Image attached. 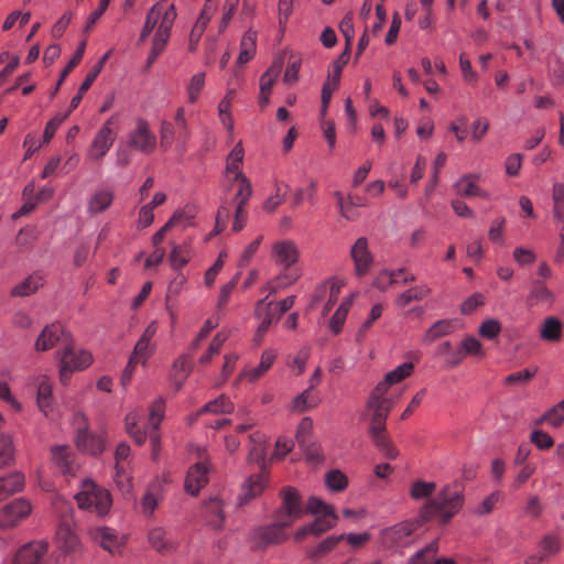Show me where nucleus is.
<instances>
[{
	"label": "nucleus",
	"mask_w": 564,
	"mask_h": 564,
	"mask_svg": "<svg viewBox=\"0 0 564 564\" xmlns=\"http://www.w3.org/2000/svg\"><path fill=\"white\" fill-rule=\"evenodd\" d=\"M463 505L464 494L459 485H446L435 498L430 499L421 507L415 521H404L383 529L380 533L381 544L387 549L405 546L417 528L432 519H437L442 524L448 523L459 512Z\"/></svg>",
	"instance_id": "nucleus-1"
},
{
	"label": "nucleus",
	"mask_w": 564,
	"mask_h": 564,
	"mask_svg": "<svg viewBox=\"0 0 564 564\" xmlns=\"http://www.w3.org/2000/svg\"><path fill=\"white\" fill-rule=\"evenodd\" d=\"M382 387H375L367 401V411L370 414L369 434L377 448L388 459H395L399 451L389 440L386 432V421L392 409V401L386 397Z\"/></svg>",
	"instance_id": "nucleus-2"
},
{
	"label": "nucleus",
	"mask_w": 564,
	"mask_h": 564,
	"mask_svg": "<svg viewBox=\"0 0 564 564\" xmlns=\"http://www.w3.org/2000/svg\"><path fill=\"white\" fill-rule=\"evenodd\" d=\"M158 147V138L151 130L149 121L143 118H137L133 128L127 134L124 144H120L117 149V165L126 167L131 162V151L149 155L155 151Z\"/></svg>",
	"instance_id": "nucleus-3"
},
{
	"label": "nucleus",
	"mask_w": 564,
	"mask_h": 564,
	"mask_svg": "<svg viewBox=\"0 0 564 564\" xmlns=\"http://www.w3.org/2000/svg\"><path fill=\"white\" fill-rule=\"evenodd\" d=\"M165 412V400L163 398H159L155 400L151 408L147 424V430L141 431L137 429V414L130 413L126 416V427L127 432L130 436L134 438L138 444H143L145 440L149 437L152 448H153V458L156 459L158 452L160 448V434L159 426L164 417Z\"/></svg>",
	"instance_id": "nucleus-4"
},
{
	"label": "nucleus",
	"mask_w": 564,
	"mask_h": 564,
	"mask_svg": "<svg viewBox=\"0 0 564 564\" xmlns=\"http://www.w3.org/2000/svg\"><path fill=\"white\" fill-rule=\"evenodd\" d=\"M75 498L80 509L98 516L107 514L112 505L110 492L90 479L82 482V489Z\"/></svg>",
	"instance_id": "nucleus-5"
},
{
	"label": "nucleus",
	"mask_w": 564,
	"mask_h": 564,
	"mask_svg": "<svg viewBox=\"0 0 564 564\" xmlns=\"http://www.w3.org/2000/svg\"><path fill=\"white\" fill-rule=\"evenodd\" d=\"M59 361V380L66 384L75 371L86 369L93 362L89 351L77 348L73 340H65V346L56 352Z\"/></svg>",
	"instance_id": "nucleus-6"
},
{
	"label": "nucleus",
	"mask_w": 564,
	"mask_h": 564,
	"mask_svg": "<svg viewBox=\"0 0 564 564\" xmlns=\"http://www.w3.org/2000/svg\"><path fill=\"white\" fill-rule=\"evenodd\" d=\"M281 506L274 512V519L282 521V524L292 525L305 514L302 497L297 489L285 486L280 491Z\"/></svg>",
	"instance_id": "nucleus-7"
},
{
	"label": "nucleus",
	"mask_w": 564,
	"mask_h": 564,
	"mask_svg": "<svg viewBox=\"0 0 564 564\" xmlns=\"http://www.w3.org/2000/svg\"><path fill=\"white\" fill-rule=\"evenodd\" d=\"M116 123V117L111 116L98 130L88 151L91 160L100 161L111 149L117 137V131L113 128Z\"/></svg>",
	"instance_id": "nucleus-8"
},
{
	"label": "nucleus",
	"mask_w": 564,
	"mask_h": 564,
	"mask_svg": "<svg viewBox=\"0 0 564 564\" xmlns=\"http://www.w3.org/2000/svg\"><path fill=\"white\" fill-rule=\"evenodd\" d=\"M175 19L176 10L174 4L166 6V11L164 12L163 19L159 23L155 36L153 39L152 48L148 56V66H151L165 48Z\"/></svg>",
	"instance_id": "nucleus-9"
},
{
	"label": "nucleus",
	"mask_w": 564,
	"mask_h": 564,
	"mask_svg": "<svg viewBox=\"0 0 564 564\" xmlns=\"http://www.w3.org/2000/svg\"><path fill=\"white\" fill-rule=\"evenodd\" d=\"M89 535L96 544L112 555L120 554L127 542L124 534H119L109 527H95L90 529Z\"/></svg>",
	"instance_id": "nucleus-10"
},
{
	"label": "nucleus",
	"mask_w": 564,
	"mask_h": 564,
	"mask_svg": "<svg viewBox=\"0 0 564 564\" xmlns=\"http://www.w3.org/2000/svg\"><path fill=\"white\" fill-rule=\"evenodd\" d=\"M562 540L556 533L544 534L538 543V552L527 556L524 564H542L561 552Z\"/></svg>",
	"instance_id": "nucleus-11"
},
{
	"label": "nucleus",
	"mask_w": 564,
	"mask_h": 564,
	"mask_svg": "<svg viewBox=\"0 0 564 564\" xmlns=\"http://www.w3.org/2000/svg\"><path fill=\"white\" fill-rule=\"evenodd\" d=\"M290 525L282 524V521L274 519V523L259 527L253 532V541L259 547H267L273 544H280L286 541L285 529Z\"/></svg>",
	"instance_id": "nucleus-12"
},
{
	"label": "nucleus",
	"mask_w": 564,
	"mask_h": 564,
	"mask_svg": "<svg viewBox=\"0 0 564 564\" xmlns=\"http://www.w3.org/2000/svg\"><path fill=\"white\" fill-rule=\"evenodd\" d=\"M31 505L25 499H17L0 509V528L17 525L31 513Z\"/></svg>",
	"instance_id": "nucleus-13"
},
{
	"label": "nucleus",
	"mask_w": 564,
	"mask_h": 564,
	"mask_svg": "<svg viewBox=\"0 0 564 564\" xmlns=\"http://www.w3.org/2000/svg\"><path fill=\"white\" fill-rule=\"evenodd\" d=\"M56 545L64 556L75 557L82 549L80 542L68 520L59 523L56 530Z\"/></svg>",
	"instance_id": "nucleus-14"
},
{
	"label": "nucleus",
	"mask_w": 564,
	"mask_h": 564,
	"mask_svg": "<svg viewBox=\"0 0 564 564\" xmlns=\"http://www.w3.org/2000/svg\"><path fill=\"white\" fill-rule=\"evenodd\" d=\"M338 520V516H318L314 521L299 528L294 533L296 542L303 541L307 535L321 536L333 529Z\"/></svg>",
	"instance_id": "nucleus-15"
},
{
	"label": "nucleus",
	"mask_w": 564,
	"mask_h": 564,
	"mask_svg": "<svg viewBox=\"0 0 564 564\" xmlns=\"http://www.w3.org/2000/svg\"><path fill=\"white\" fill-rule=\"evenodd\" d=\"M209 466L207 460L202 459L194 464L187 471L185 477V490L191 496H196L203 487L208 482Z\"/></svg>",
	"instance_id": "nucleus-16"
},
{
	"label": "nucleus",
	"mask_w": 564,
	"mask_h": 564,
	"mask_svg": "<svg viewBox=\"0 0 564 564\" xmlns=\"http://www.w3.org/2000/svg\"><path fill=\"white\" fill-rule=\"evenodd\" d=\"M65 340H70V338L65 334L64 327L59 323H52L42 329L34 348L36 351H47L59 341L65 344Z\"/></svg>",
	"instance_id": "nucleus-17"
},
{
	"label": "nucleus",
	"mask_w": 564,
	"mask_h": 564,
	"mask_svg": "<svg viewBox=\"0 0 564 564\" xmlns=\"http://www.w3.org/2000/svg\"><path fill=\"white\" fill-rule=\"evenodd\" d=\"M148 543L152 550L161 555L172 554L178 546L177 542L161 525L153 527L148 531Z\"/></svg>",
	"instance_id": "nucleus-18"
},
{
	"label": "nucleus",
	"mask_w": 564,
	"mask_h": 564,
	"mask_svg": "<svg viewBox=\"0 0 564 564\" xmlns=\"http://www.w3.org/2000/svg\"><path fill=\"white\" fill-rule=\"evenodd\" d=\"M350 256L355 264V272L358 276L366 275L372 264L373 257L368 247V240L360 237L356 240L350 250Z\"/></svg>",
	"instance_id": "nucleus-19"
},
{
	"label": "nucleus",
	"mask_w": 564,
	"mask_h": 564,
	"mask_svg": "<svg viewBox=\"0 0 564 564\" xmlns=\"http://www.w3.org/2000/svg\"><path fill=\"white\" fill-rule=\"evenodd\" d=\"M48 544L44 541H34L23 545L15 554L13 564H45L44 556Z\"/></svg>",
	"instance_id": "nucleus-20"
},
{
	"label": "nucleus",
	"mask_w": 564,
	"mask_h": 564,
	"mask_svg": "<svg viewBox=\"0 0 564 564\" xmlns=\"http://www.w3.org/2000/svg\"><path fill=\"white\" fill-rule=\"evenodd\" d=\"M299 249L292 240H280L272 246V259L285 269L291 268L299 260Z\"/></svg>",
	"instance_id": "nucleus-21"
},
{
	"label": "nucleus",
	"mask_w": 564,
	"mask_h": 564,
	"mask_svg": "<svg viewBox=\"0 0 564 564\" xmlns=\"http://www.w3.org/2000/svg\"><path fill=\"white\" fill-rule=\"evenodd\" d=\"M163 500V486L160 481H153L150 484L141 499V512L142 514L151 519L154 517V512L158 509L160 502Z\"/></svg>",
	"instance_id": "nucleus-22"
},
{
	"label": "nucleus",
	"mask_w": 564,
	"mask_h": 564,
	"mask_svg": "<svg viewBox=\"0 0 564 564\" xmlns=\"http://www.w3.org/2000/svg\"><path fill=\"white\" fill-rule=\"evenodd\" d=\"M77 448L89 455H99L106 448V442L101 435L80 430L76 436Z\"/></svg>",
	"instance_id": "nucleus-23"
},
{
	"label": "nucleus",
	"mask_w": 564,
	"mask_h": 564,
	"mask_svg": "<svg viewBox=\"0 0 564 564\" xmlns=\"http://www.w3.org/2000/svg\"><path fill=\"white\" fill-rule=\"evenodd\" d=\"M479 178V175L477 174H466L460 180H458L455 185L454 189L457 195L463 197H481V198H489V193L481 189L477 185V181Z\"/></svg>",
	"instance_id": "nucleus-24"
},
{
	"label": "nucleus",
	"mask_w": 564,
	"mask_h": 564,
	"mask_svg": "<svg viewBox=\"0 0 564 564\" xmlns=\"http://www.w3.org/2000/svg\"><path fill=\"white\" fill-rule=\"evenodd\" d=\"M52 457L56 466L65 476L74 477L78 470V464L67 446H56L52 451Z\"/></svg>",
	"instance_id": "nucleus-25"
},
{
	"label": "nucleus",
	"mask_w": 564,
	"mask_h": 564,
	"mask_svg": "<svg viewBox=\"0 0 564 564\" xmlns=\"http://www.w3.org/2000/svg\"><path fill=\"white\" fill-rule=\"evenodd\" d=\"M223 501L218 498H210L204 503L203 516L206 523L214 530L223 529L225 513Z\"/></svg>",
	"instance_id": "nucleus-26"
},
{
	"label": "nucleus",
	"mask_w": 564,
	"mask_h": 564,
	"mask_svg": "<svg viewBox=\"0 0 564 564\" xmlns=\"http://www.w3.org/2000/svg\"><path fill=\"white\" fill-rule=\"evenodd\" d=\"M268 475L267 469H261L259 474L249 477L240 496L241 505L248 503L250 500L262 494L268 481Z\"/></svg>",
	"instance_id": "nucleus-27"
},
{
	"label": "nucleus",
	"mask_w": 564,
	"mask_h": 564,
	"mask_svg": "<svg viewBox=\"0 0 564 564\" xmlns=\"http://www.w3.org/2000/svg\"><path fill=\"white\" fill-rule=\"evenodd\" d=\"M158 332V323L155 321L151 322L148 327L144 329L143 334L137 341L133 352L131 356L137 357L142 360L143 364L150 358L152 354V347L150 345L151 339Z\"/></svg>",
	"instance_id": "nucleus-28"
},
{
	"label": "nucleus",
	"mask_w": 564,
	"mask_h": 564,
	"mask_svg": "<svg viewBox=\"0 0 564 564\" xmlns=\"http://www.w3.org/2000/svg\"><path fill=\"white\" fill-rule=\"evenodd\" d=\"M553 297V293L541 280H534L527 297V304L529 306L551 305Z\"/></svg>",
	"instance_id": "nucleus-29"
},
{
	"label": "nucleus",
	"mask_w": 564,
	"mask_h": 564,
	"mask_svg": "<svg viewBox=\"0 0 564 564\" xmlns=\"http://www.w3.org/2000/svg\"><path fill=\"white\" fill-rule=\"evenodd\" d=\"M113 198L115 194L111 189H98L90 196L87 212L91 215L100 214L111 206Z\"/></svg>",
	"instance_id": "nucleus-30"
},
{
	"label": "nucleus",
	"mask_w": 564,
	"mask_h": 564,
	"mask_svg": "<svg viewBox=\"0 0 564 564\" xmlns=\"http://www.w3.org/2000/svg\"><path fill=\"white\" fill-rule=\"evenodd\" d=\"M344 538L345 535H330L324 539L315 546L306 550V557L313 562H317L319 558L332 552L338 543L344 541Z\"/></svg>",
	"instance_id": "nucleus-31"
},
{
	"label": "nucleus",
	"mask_w": 564,
	"mask_h": 564,
	"mask_svg": "<svg viewBox=\"0 0 564 564\" xmlns=\"http://www.w3.org/2000/svg\"><path fill=\"white\" fill-rule=\"evenodd\" d=\"M43 275L40 272H34L11 290V296H29L35 293L43 285Z\"/></svg>",
	"instance_id": "nucleus-32"
},
{
	"label": "nucleus",
	"mask_w": 564,
	"mask_h": 564,
	"mask_svg": "<svg viewBox=\"0 0 564 564\" xmlns=\"http://www.w3.org/2000/svg\"><path fill=\"white\" fill-rule=\"evenodd\" d=\"M414 365L411 361L403 362L395 369L389 371L384 379L379 382L376 387H382L383 391L388 392L390 386L395 384L410 377L413 372Z\"/></svg>",
	"instance_id": "nucleus-33"
},
{
	"label": "nucleus",
	"mask_w": 564,
	"mask_h": 564,
	"mask_svg": "<svg viewBox=\"0 0 564 564\" xmlns=\"http://www.w3.org/2000/svg\"><path fill=\"white\" fill-rule=\"evenodd\" d=\"M257 50V33L252 30H248L241 37L240 52L237 58V65L243 66L247 64L256 54Z\"/></svg>",
	"instance_id": "nucleus-34"
},
{
	"label": "nucleus",
	"mask_w": 564,
	"mask_h": 564,
	"mask_svg": "<svg viewBox=\"0 0 564 564\" xmlns=\"http://www.w3.org/2000/svg\"><path fill=\"white\" fill-rule=\"evenodd\" d=\"M174 127L176 131V144L180 150H185L186 142L191 138L189 124L185 118V110L180 107L174 116Z\"/></svg>",
	"instance_id": "nucleus-35"
},
{
	"label": "nucleus",
	"mask_w": 564,
	"mask_h": 564,
	"mask_svg": "<svg viewBox=\"0 0 564 564\" xmlns=\"http://www.w3.org/2000/svg\"><path fill=\"white\" fill-rule=\"evenodd\" d=\"M432 292L431 288L427 284H420L401 293L395 299V305L399 307H405L412 302H419L424 300Z\"/></svg>",
	"instance_id": "nucleus-36"
},
{
	"label": "nucleus",
	"mask_w": 564,
	"mask_h": 564,
	"mask_svg": "<svg viewBox=\"0 0 564 564\" xmlns=\"http://www.w3.org/2000/svg\"><path fill=\"white\" fill-rule=\"evenodd\" d=\"M24 485V476L21 473H11L0 477V500L20 491Z\"/></svg>",
	"instance_id": "nucleus-37"
},
{
	"label": "nucleus",
	"mask_w": 564,
	"mask_h": 564,
	"mask_svg": "<svg viewBox=\"0 0 564 564\" xmlns=\"http://www.w3.org/2000/svg\"><path fill=\"white\" fill-rule=\"evenodd\" d=\"M245 151L241 142L237 143L227 156L225 177L227 181L236 177L238 174H243L240 171V165L243 161Z\"/></svg>",
	"instance_id": "nucleus-38"
},
{
	"label": "nucleus",
	"mask_w": 564,
	"mask_h": 564,
	"mask_svg": "<svg viewBox=\"0 0 564 564\" xmlns=\"http://www.w3.org/2000/svg\"><path fill=\"white\" fill-rule=\"evenodd\" d=\"M250 449L249 460L259 464L260 469H265L264 457H265V437L261 433H253L249 436Z\"/></svg>",
	"instance_id": "nucleus-39"
},
{
	"label": "nucleus",
	"mask_w": 564,
	"mask_h": 564,
	"mask_svg": "<svg viewBox=\"0 0 564 564\" xmlns=\"http://www.w3.org/2000/svg\"><path fill=\"white\" fill-rule=\"evenodd\" d=\"M166 6L156 3L148 12L144 26L140 34V41L143 42L153 31L155 25L163 19Z\"/></svg>",
	"instance_id": "nucleus-40"
},
{
	"label": "nucleus",
	"mask_w": 564,
	"mask_h": 564,
	"mask_svg": "<svg viewBox=\"0 0 564 564\" xmlns=\"http://www.w3.org/2000/svg\"><path fill=\"white\" fill-rule=\"evenodd\" d=\"M235 410L234 403L225 394L219 395L217 399L206 403L198 414L213 413V414H229Z\"/></svg>",
	"instance_id": "nucleus-41"
},
{
	"label": "nucleus",
	"mask_w": 564,
	"mask_h": 564,
	"mask_svg": "<svg viewBox=\"0 0 564 564\" xmlns=\"http://www.w3.org/2000/svg\"><path fill=\"white\" fill-rule=\"evenodd\" d=\"M562 323L558 318L547 317L541 326L540 336L545 341H558L562 337Z\"/></svg>",
	"instance_id": "nucleus-42"
},
{
	"label": "nucleus",
	"mask_w": 564,
	"mask_h": 564,
	"mask_svg": "<svg viewBox=\"0 0 564 564\" xmlns=\"http://www.w3.org/2000/svg\"><path fill=\"white\" fill-rule=\"evenodd\" d=\"M52 404V384L46 378H42L37 384V405L45 415H48Z\"/></svg>",
	"instance_id": "nucleus-43"
},
{
	"label": "nucleus",
	"mask_w": 564,
	"mask_h": 564,
	"mask_svg": "<svg viewBox=\"0 0 564 564\" xmlns=\"http://www.w3.org/2000/svg\"><path fill=\"white\" fill-rule=\"evenodd\" d=\"M454 332V323L451 319L435 322L424 334V341L432 343Z\"/></svg>",
	"instance_id": "nucleus-44"
},
{
	"label": "nucleus",
	"mask_w": 564,
	"mask_h": 564,
	"mask_svg": "<svg viewBox=\"0 0 564 564\" xmlns=\"http://www.w3.org/2000/svg\"><path fill=\"white\" fill-rule=\"evenodd\" d=\"M276 354L273 350H265L261 356L259 365L245 372V376L250 381H256L261 378L273 365Z\"/></svg>",
	"instance_id": "nucleus-45"
},
{
	"label": "nucleus",
	"mask_w": 564,
	"mask_h": 564,
	"mask_svg": "<svg viewBox=\"0 0 564 564\" xmlns=\"http://www.w3.org/2000/svg\"><path fill=\"white\" fill-rule=\"evenodd\" d=\"M282 66H283L282 59H276L272 63V65L269 67V69L261 76V78H260V91L261 93L271 94L273 85L281 74Z\"/></svg>",
	"instance_id": "nucleus-46"
},
{
	"label": "nucleus",
	"mask_w": 564,
	"mask_h": 564,
	"mask_svg": "<svg viewBox=\"0 0 564 564\" xmlns=\"http://www.w3.org/2000/svg\"><path fill=\"white\" fill-rule=\"evenodd\" d=\"M86 44H87V42H86V40H84L78 45L74 56L70 58V61L68 62L66 67L62 70L59 79H58V82L56 84V87L54 88V90L51 94L52 98L57 94L62 83L67 77V75L82 62L84 53H85Z\"/></svg>",
	"instance_id": "nucleus-47"
},
{
	"label": "nucleus",
	"mask_w": 564,
	"mask_h": 564,
	"mask_svg": "<svg viewBox=\"0 0 564 564\" xmlns=\"http://www.w3.org/2000/svg\"><path fill=\"white\" fill-rule=\"evenodd\" d=\"M229 182L230 183H234V182L239 183L238 192L236 193V195L234 197L236 206H246V204L248 203V200L251 196V193H252V188H251V184H250L249 180L245 176V174H238V175H236V177L231 178Z\"/></svg>",
	"instance_id": "nucleus-48"
},
{
	"label": "nucleus",
	"mask_w": 564,
	"mask_h": 564,
	"mask_svg": "<svg viewBox=\"0 0 564 564\" xmlns=\"http://www.w3.org/2000/svg\"><path fill=\"white\" fill-rule=\"evenodd\" d=\"M210 18H212V13L209 12V8L206 6L204 8V10L202 11L200 15L198 17L195 25L192 29L191 36H189L191 50H195V46H196L197 42L199 41L202 34L204 33Z\"/></svg>",
	"instance_id": "nucleus-49"
},
{
	"label": "nucleus",
	"mask_w": 564,
	"mask_h": 564,
	"mask_svg": "<svg viewBox=\"0 0 564 564\" xmlns=\"http://www.w3.org/2000/svg\"><path fill=\"white\" fill-rule=\"evenodd\" d=\"M273 302L268 301V296L259 300L256 304L254 316L259 321H270L272 324L276 323L278 312L272 307Z\"/></svg>",
	"instance_id": "nucleus-50"
},
{
	"label": "nucleus",
	"mask_w": 564,
	"mask_h": 564,
	"mask_svg": "<svg viewBox=\"0 0 564 564\" xmlns=\"http://www.w3.org/2000/svg\"><path fill=\"white\" fill-rule=\"evenodd\" d=\"M553 217L562 223L564 220V185L555 183L552 191Z\"/></svg>",
	"instance_id": "nucleus-51"
},
{
	"label": "nucleus",
	"mask_w": 564,
	"mask_h": 564,
	"mask_svg": "<svg viewBox=\"0 0 564 564\" xmlns=\"http://www.w3.org/2000/svg\"><path fill=\"white\" fill-rule=\"evenodd\" d=\"M435 482L417 479L411 485L410 496L414 500L425 499L432 496V494L435 491Z\"/></svg>",
	"instance_id": "nucleus-52"
},
{
	"label": "nucleus",
	"mask_w": 564,
	"mask_h": 564,
	"mask_svg": "<svg viewBox=\"0 0 564 564\" xmlns=\"http://www.w3.org/2000/svg\"><path fill=\"white\" fill-rule=\"evenodd\" d=\"M549 423L554 427H558L564 422V408H560V402L555 404L552 409L545 412L540 419L535 421V425H540L542 423Z\"/></svg>",
	"instance_id": "nucleus-53"
},
{
	"label": "nucleus",
	"mask_w": 564,
	"mask_h": 564,
	"mask_svg": "<svg viewBox=\"0 0 564 564\" xmlns=\"http://www.w3.org/2000/svg\"><path fill=\"white\" fill-rule=\"evenodd\" d=\"M173 142H176L174 123L164 120L160 124V147L162 150L167 151Z\"/></svg>",
	"instance_id": "nucleus-54"
},
{
	"label": "nucleus",
	"mask_w": 564,
	"mask_h": 564,
	"mask_svg": "<svg viewBox=\"0 0 564 564\" xmlns=\"http://www.w3.org/2000/svg\"><path fill=\"white\" fill-rule=\"evenodd\" d=\"M438 550L437 541H433L427 546L416 552L410 558V564H431Z\"/></svg>",
	"instance_id": "nucleus-55"
},
{
	"label": "nucleus",
	"mask_w": 564,
	"mask_h": 564,
	"mask_svg": "<svg viewBox=\"0 0 564 564\" xmlns=\"http://www.w3.org/2000/svg\"><path fill=\"white\" fill-rule=\"evenodd\" d=\"M226 340L227 335L225 333H217L213 338L207 351L199 358V364H208L215 356H217L220 352L221 347Z\"/></svg>",
	"instance_id": "nucleus-56"
},
{
	"label": "nucleus",
	"mask_w": 564,
	"mask_h": 564,
	"mask_svg": "<svg viewBox=\"0 0 564 564\" xmlns=\"http://www.w3.org/2000/svg\"><path fill=\"white\" fill-rule=\"evenodd\" d=\"M14 457L12 438L9 435L0 434V467L9 465Z\"/></svg>",
	"instance_id": "nucleus-57"
},
{
	"label": "nucleus",
	"mask_w": 564,
	"mask_h": 564,
	"mask_svg": "<svg viewBox=\"0 0 564 564\" xmlns=\"http://www.w3.org/2000/svg\"><path fill=\"white\" fill-rule=\"evenodd\" d=\"M339 80H335L332 77L327 76L326 82L323 85L322 88V106H321V115L322 117H325L328 105L330 102L332 96L334 91L338 88Z\"/></svg>",
	"instance_id": "nucleus-58"
},
{
	"label": "nucleus",
	"mask_w": 564,
	"mask_h": 564,
	"mask_svg": "<svg viewBox=\"0 0 564 564\" xmlns=\"http://www.w3.org/2000/svg\"><path fill=\"white\" fill-rule=\"evenodd\" d=\"M205 86V73L195 74L187 86V95L189 104H195L198 100L199 94Z\"/></svg>",
	"instance_id": "nucleus-59"
},
{
	"label": "nucleus",
	"mask_w": 564,
	"mask_h": 564,
	"mask_svg": "<svg viewBox=\"0 0 564 564\" xmlns=\"http://www.w3.org/2000/svg\"><path fill=\"white\" fill-rule=\"evenodd\" d=\"M307 511L312 514L318 516H337L335 509L330 505L325 503L317 497H311L307 500Z\"/></svg>",
	"instance_id": "nucleus-60"
},
{
	"label": "nucleus",
	"mask_w": 564,
	"mask_h": 564,
	"mask_svg": "<svg viewBox=\"0 0 564 564\" xmlns=\"http://www.w3.org/2000/svg\"><path fill=\"white\" fill-rule=\"evenodd\" d=\"M317 400L312 395L310 389L304 390L293 401V410L297 412H305L308 409L316 406Z\"/></svg>",
	"instance_id": "nucleus-61"
},
{
	"label": "nucleus",
	"mask_w": 564,
	"mask_h": 564,
	"mask_svg": "<svg viewBox=\"0 0 564 564\" xmlns=\"http://www.w3.org/2000/svg\"><path fill=\"white\" fill-rule=\"evenodd\" d=\"M327 487L333 491H343L347 485V477L339 470H330L325 478Z\"/></svg>",
	"instance_id": "nucleus-62"
},
{
	"label": "nucleus",
	"mask_w": 564,
	"mask_h": 564,
	"mask_svg": "<svg viewBox=\"0 0 564 564\" xmlns=\"http://www.w3.org/2000/svg\"><path fill=\"white\" fill-rule=\"evenodd\" d=\"M289 186L284 184H280L276 186L275 195L270 196L263 205V208L268 213L274 212L284 200V197L288 193Z\"/></svg>",
	"instance_id": "nucleus-63"
},
{
	"label": "nucleus",
	"mask_w": 564,
	"mask_h": 564,
	"mask_svg": "<svg viewBox=\"0 0 564 564\" xmlns=\"http://www.w3.org/2000/svg\"><path fill=\"white\" fill-rule=\"evenodd\" d=\"M460 349L464 351L465 357L467 355L477 356V357L485 356V351H484L481 343L474 336L466 337L460 344Z\"/></svg>",
	"instance_id": "nucleus-64"
}]
</instances>
